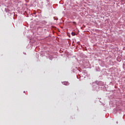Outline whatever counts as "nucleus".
Returning a JSON list of instances; mask_svg holds the SVG:
<instances>
[{
  "mask_svg": "<svg viewBox=\"0 0 125 125\" xmlns=\"http://www.w3.org/2000/svg\"><path fill=\"white\" fill-rule=\"evenodd\" d=\"M62 84H64V85H69V84H70L69 83L67 82H63Z\"/></svg>",
  "mask_w": 125,
  "mask_h": 125,
  "instance_id": "f257e3e1",
  "label": "nucleus"
},
{
  "mask_svg": "<svg viewBox=\"0 0 125 125\" xmlns=\"http://www.w3.org/2000/svg\"><path fill=\"white\" fill-rule=\"evenodd\" d=\"M72 36H75V35H76V33H75L74 32H72Z\"/></svg>",
  "mask_w": 125,
  "mask_h": 125,
  "instance_id": "f03ea898",
  "label": "nucleus"
},
{
  "mask_svg": "<svg viewBox=\"0 0 125 125\" xmlns=\"http://www.w3.org/2000/svg\"><path fill=\"white\" fill-rule=\"evenodd\" d=\"M73 24H76V22L73 21Z\"/></svg>",
  "mask_w": 125,
  "mask_h": 125,
  "instance_id": "7ed1b4c3",
  "label": "nucleus"
}]
</instances>
